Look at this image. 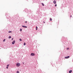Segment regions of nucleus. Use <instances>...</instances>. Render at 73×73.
Returning a JSON list of instances; mask_svg holds the SVG:
<instances>
[{
	"label": "nucleus",
	"mask_w": 73,
	"mask_h": 73,
	"mask_svg": "<svg viewBox=\"0 0 73 73\" xmlns=\"http://www.w3.org/2000/svg\"><path fill=\"white\" fill-rule=\"evenodd\" d=\"M20 31H21H21H22V29H20Z\"/></svg>",
	"instance_id": "f3484780"
},
{
	"label": "nucleus",
	"mask_w": 73,
	"mask_h": 73,
	"mask_svg": "<svg viewBox=\"0 0 73 73\" xmlns=\"http://www.w3.org/2000/svg\"><path fill=\"white\" fill-rule=\"evenodd\" d=\"M50 21H52V18H50Z\"/></svg>",
	"instance_id": "9b49d317"
},
{
	"label": "nucleus",
	"mask_w": 73,
	"mask_h": 73,
	"mask_svg": "<svg viewBox=\"0 0 73 73\" xmlns=\"http://www.w3.org/2000/svg\"><path fill=\"white\" fill-rule=\"evenodd\" d=\"M5 39H4L3 40V42H5Z\"/></svg>",
	"instance_id": "4468645a"
},
{
	"label": "nucleus",
	"mask_w": 73,
	"mask_h": 73,
	"mask_svg": "<svg viewBox=\"0 0 73 73\" xmlns=\"http://www.w3.org/2000/svg\"><path fill=\"white\" fill-rule=\"evenodd\" d=\"M53 3H54V4H56V1H53Z\"/></svg>",
	"instance_id": "423d86ee"
},
{
	"label": "nucleus",
	"mask_w": 73,
	"mask_h": 73,
	"mask_svg": "<svg viewBox=\"0 0 73 73\" xmlns=\"http://www.w3.org/2000/svg\"><path fill=\"white\" fill-rule=\"evenodd\" d=\"M13 40V38H12V40Z\"/></svg>",
	"instance_id": "5701e85b"
},
{
	"label": "nucleus",
	"mask_w": 73,
	"mask_h": 73,
	"mask_svg": "<svg viewBox=\"0 0 73 73\" xmlns=\"http://www.w3.org/2000/svg\"><path fill=\"white\" fill-rule=\"evenodd\" d=\"M9 66V64H8V65H7V67H8V66Z\"/></svg>",
	"instance_id": "2eb2a0df"
},
{
	"label": "nucleus",
	"mask_w": 73,
	"mask_h": 73,
	"mask_svg": "<svg viewBox=\"0 0 73 73\" xmlns=\"http://www.w3.org/2000/svg\"><path fill=\"white\" fill-rule=\"evenodd\" d=\"M72 72V70H70V71H69V73H71Z\"/></svg>",
	"instance_id": "0eeeda50"
},
{
	"label": "nucleus",
	"mask_w": 73,
	"mask_h": 73,
	"mask_svg": "<svg viewBox=\"0 0 73 73\" xmlns=\"http://www.w3.org/2000/svg\"><path fill=\"white\" fill-rule=\"evenodd\" d=\"M44 23H45V22H43Z\"/></svg>",
	"instance_id": "393cba45"
},
{
	"label": "nucleus",
	"mask_w": 73,
	"mask_h": 73,
	"mask_svg": "<svg viewBox=\"0 0 73 73\" xmlns=\"http://www.w3.org/2000/svg\"><path fill=\"white\" fill-rule=\"evenodd\" d=\"M69 49V48H67V50H68V49Z\"/></svg>",
	"instance_id": "6ab92c4d"
},
{
	"label": "nucleus",
	"mask_w": 73,
	"mask_h": 73,
	"mask_svg": "<svg viewBox=\"0 0 73 73\" xmlns=\"http://www.w3.org/2000/svg\"><path fill=\"white\" fill-rule=\"evenodd\" d=\"M9 33H12V31H9Z\"/></svg>",
	"instance_id": "ddd939ff"
},
{
	"label": "nucleus",
	"mask_w": 73,
	"mask_h": 73,
	"mask_svg": "<svg viewBox=\"0 0 73 73\" xmlns=\"http://www.w3.org/2000/svg\"><path fill=\"white\" fill-rule=\"evenodd\" d=\"M70 57V56H66L65 57V58L67 59V58H69Z\"/></svg>",
	"instance_id": "7ed1b4c3"
},
{
	"label": "nucleus",
	"mask_w": 73,
	"mask_h": 73,
	"mask_svg": "<svg viewBox=\"0 0 73 73\" xmlns=\"http://www.w3.org/2000/svg\"><path fill=\"white\" fill-rule=\"evenodd\" d=\"M31 56H35V53H31Z\"/></svg>",
	"instance_id": "f03ea898"
},
{
	"label": "nucleus",
	"mask_w": 73,
	"mask_h": 73,
	"mask_svg": "<svg viewBox=\"0 0 73 73\" xmlns=\"http://www.w3.org/2000/svg\"><path fill=\"white\" fill-rule=\"evenodd\" d=\"M19 40H20V41H22V39H21V38H20V39H19Z\"/></svg>",
	"instance_id": "1a4fd4ad"
},
{
	"label": "nucleus",
	"mask_w": 73,
	"mask_h": 73,
	"mask_svg": "<svg viewBox=\"0 0 73 73\" xmlns=\"http://www.w3.org/2000/svg\"><path fill=\"white\" fill-rule=\"evenodd\" d=\"M55 7H57V4L55 5Z\"/></svg>",
	"instance_id": "aec40b11"
},
{
	"label": "nucleus",
	"mask_w": 73,
	"mask_h": 73,
	"mask_svg": "<svg viewBox=\"0 0 73 73\" xmlns=\"http://www.w3.org/2000/svg\"><path fill=\"white\" fill-rule=\"evenodd\" d=\"M25 23H27V21H26V22H25Z\"/></svg>",
	"instance_id": "4be33fe9"
},
{
	"label": "nucleus",
	"mask_w": 73,
	"mask_h": 73,
	"mask_svg": "<svg viewBox=\"0 0 73 73\" xmlns=\"http://www.w3.org/2000/svg\"><path fill=\"white\" fill-rule=\"evenodd\" d=\"M9 38H11V36H10L9 37Z\"/></svg>",
	"instance_id": "6e6552de"
},
{
	"label": "nucleus",
	"mask_w": 73,
	"mask_h": 73,
	"mask_svg": "<svg viewBox=\"0 0 73 73\" xmlns=\"http://www.w3.org/2000/svg\"><path fill=\"white\" fill-rule=\"evenodd\" d=\"M16 41L15 40H14L12 42V44H14L15 43V42Z\"/></svg>",
	"instance_id": "20e7f679"
},
{
	"label": "nucleus",
	"mask_w": 73,
	"mask_h": 73,
	"mask_svg": "<svg viewBox=\"0 0 73 73\" xmlns=\"http://www.w3.org/2000/svg\"><path fill=\"white\" fill-rule=\"evenodd\" d=\"M6 68H7V69H8V67H6Z\"/></svg>",
	"instance_id": "412c9836"
},
{
	"label": "nucleus",
	"mask_w": 73,
	"mask_h": 73,
	"mask_svg": "<svg viewBox=\"0 0 73 73\" xmlns=\"http://www.w3.org/2000/svg\"><path fill=\"white\" fill-rule=\"evenodd\" d=\"M16 66L17 67H19V66H20V63H17L16 64Z\"/></svg>",
	"instance_id": "f257e3e1"
},
{
	"label": "nucleus",
	"mask_w": 73,
	"mask_h": 73,
	"mask_svg": "<svg viewBox=\"0 0 73 73\" xmlns=\"http://www.w3.org/2000/svg\"><path fill=\"white\" fill-rule=\"evenodd\" d=\"M42 4L43 6H44V4L43 3H42Z\"/></svg>",
	"instance_id": "9d476101"
},
{
	"label": "nucleus",
	"mask_w": 73,
	"mask_h": 73,
	"mask_svg": "<svg viewBox=\"0 0 73 73\" xmlns=\"http://www.w3.org/2000/svg\"><path fill=\"white\" fill-rule=\"evenodd\" d=\"M23 64H24V63H23Z\"/></svg>",
	"instance_id": "a878e982"
},
{
	"label": "nucleus",
	"mask_w": 73,
	"mask_h": 73,
	"mask_svg": "<svg viewBox=\"0 0 73 73\" xmlns=\"http://www.w3.org/2000/svg\"><path fill=\"white\" fill-rule=\"evenodd\" d=\"M22 27H23L24 28H27V27L24 26H22Z\"/></svg>",
	"instance_id": "39448f33"
},
{
	"label": "nucleus",
	"mask_w": 73,
	"mask_h": 73,
	"mask_svg": "<svg viewBox=\"0 0 73 73\" xmlns=\"http://www.w3.org/2000/svg\"><path fill=\"white\" fill-rule=\"evenodd\" d=\"M20 72H19V71H17V73H19Z\"/></svg>",
	"instance_id": "dca6fc26"
},
{
	"label": "nucleus",
	"mask_w": 73,
	"mask_h": 73,
	"mask_svg": "<svg viewBox=\"0 0 73 73\" xmlns=\"http://www.w3.org/2000/svg\"><path fill=\"white\" fill-rule=\"evenodd\" d=\"M36 31H37V27H36Z\"/></svg>",
	"instance_id": "f8f14e48"
},
{
	"label": "nucleus",
	"mask_w": 73,
	"mask_h": 73,
	"mask_svg": "<svg viewBox=\"0 0 73 73\" xmlns=\"http://www.w3.org/2000/svg\"><path fill=\"white\" fill-rule=\"evenodd\" d=\"M70 17H72V15H70Z\"/></svg>",
	"instance_id": "b1692460"
},
{
	"label": "nucleus",
	"mask_w": 73,
	"mask_h": 73,
	"mask_svg": "<svg viewBox=\"0 0 73 73\" xmlns=\"http://www.w3.org/2000/svg\"><path fill=\"white\" fill-rule=\"evenodd\" d=\"M26 45V44H25V43H24V45Z\"/></svg>",
	"instance_id": "a211bd4d"
}]
</instances>
